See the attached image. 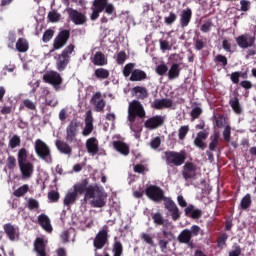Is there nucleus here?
<instances>
[{
  "label": "nucleus",
  "mask_w": 256,
  "mask_h": 256,
  "mask_svg": "<svg viewBox=\"0 0 256 256\" xmlns=\"http://www.w3.org/2000/svg\"><path fill=\"white\" fill-rule=\"evenodd\" d=\"M133 69H135V63L126 64L123 69L124 77H129V75H131L130 81H143L144 79H147V73H145V71Z\"/></svg>",
  "instance_id": "4"
},
{
  "label": "nucleus",
  "mask_w": 256,
  "mask_h": 256,
  "mask_svg": "<svg viewBox=\"0 0 256 256\" xmlns=\"http://www.w3.org/2000/svg\"><path fill=\"white\" fill-rule=\"evenodd\" d=\"M4 231L7 235V237L10 239V241H16V239H19V228L15 227L11 224L4 225Z\"/></svg>",
  "instance_id": "16"
},
{
  "label": "nucleus",
  "mask_w": 256,
  "mask_h": 256,
  "mask_svg": "<svg viewBox=\"0 0 256 256\" xmlns=\"http://www.w3.org/2000/svg\"><path fill=\"white\" fill-rule=\"evenodd\" d=\"M145 193L152 201H162L163 199V190L157 186H149Z\"/></svg>",
  "instance_id": "13"
},
{
  "label": "nucleus",
  "mask_w": 256,
  "mask_h": 256,
  "mask_svg": "<svg viewBox=\"0 0 256 256\" xmlns=\"http://www.w3.org/2000/svg\"><path fill=\"white\" fill-rule=\"evenodd\" d=\"M55 145L58 149V151L60 153H63L64 155H71L72 153V149H71V146H69V144H67L66 142L64 141H61V140H56L55 142Z\"/></svg>",
  "instance_id": "27"
},
{
  "label": "nucleus",
  "mask_w": 256,
  "mask_h": 256,
  "mask_svg": "<svg viewBox=\"0 0 256 256\" xmlns=\"http://www.w3.org/2000/svg\"><path fill=\"white\" fill-rule=\"evenodd\" d=\"M215 61H217V63H221L224 67L227 65V57L221 54L216 56Z\"/></svg>",
  "instance_id": "63"
},
{
  "label": "nucleus",
  "mask_w": 256,
  "mask_h": 256,
  "mask_svg": "<svg viewBox=\"0 0 256 256\" xmlns=\"http://www.w3.org/2000/svg\"><path fill=\"white\" fill-rule=\"evenodd\" d=\"M90 103L94 108V111H96L97 113H103L105 105H107V103L105 102V96H103L101 92H96L92 96Z\"/></svg>",
  "instance_id": "8"
},
{
  "label": "nucleus",
  "mask_w": 256,
  "mask_h": 256,
  "mask_svg": "<svg viewBox=\"0 0 256 256\" xmlns=\"http://www.w3.org/2000/svg\"><path fill=\"white\" fill-rule=\"evenodd\" d=\"M77 193L74 192L72 189L68 190L65 197H64V200H63V204L66 206V207H70L71 205H74L75 201H77Z\"/></svg>",
  "instance_id": "25"
},
{
  "label": "nucleus",
  "mask_w": 256,
  "mask_h": 256,
  "mask_svg": "<svg viewBox=\"0 0 256 256\" xmlns=\"http://www.w3.org/2000/svg\"><path fill=\"white\" fill-rule=\"evenodd\" d=\"M160 145H161V138L159 137L152 139V141L150 142V146L152 149H157Z\"/></svg>",
  "instance_id": "61"
},
{
  "label": "nucleus",
  "mask_w": 256,
  "mask_h": 256,
  "mask_svg": "<svg viewBox=\"0 0 256 256\" xmlns=\"http://www.w3.org/2000/svg\"><path fill=\"white\" fill-rule=\"evenodd\" d=\"M132 93L134 97H137L138 99H145V97H147V90L141 86L134 87Z\"/></svg>",
  "instance_id": "34"
},
{
  "label": "nucleus",
  "mask_w": 256,
  "mask_h": 256,
  "mask_svg": "<svg viewBox=\"0 0 256 256\" xmlns=\"http://www.w3.org/2000/svg\"><path fill=\"white\" fill-rule=\"evenodd\" d=\"M164 157L166 159L167 165H175L176 167H179L183 165V163H185L187 153H185V151H180V152L168 151V152H165Z\"/></svg>",
  "instance_id": "6"
},
{
  "label": "nucleus",
  "mask_w": 256,
  "mask_h": 256,
  "mask_svg": "<svg viewBox=\"0 0 256 256\" xmlns=\"http://www.w3.org/2000/svg\"><path fill=\"white\" fill-rule=\"evenodd\" d=\"M163 121H164L163 117L154 116L145 122V128L146 129H157V127H161V125H163Z\"/></svg>",
  "instance_id": "20"
},
{
  "label": "nucleus",
  "mask_w": 256,
  "mask_h": 256,
  "mask_svg": "<svg viewBox=\"0 0 256 256\" xmlns=\"http://www.w3.org/2000/svg\"><path fill=\"white\" fill-rule=\"evenodd\" d=\"M94 75L97 79H107L109 77V70L105 68H98L95 70Z\"/></svg>",
  "instance_id": "40"
},
{
  "label": "nucleus",
  "mask_w": 256,
  "mask_h": 256,
  "mask_svg": "<svg viewBox=\"0 0 256 256\" xmlns=\"http://www.w3.org/2000/svg\"><path fill=\"white\" fill-rule=\"evenodd\" d=\"M87 185H89V182L87 180H82L81 182H78L73 185L72 190L76 195H83L85 192L87 193Z\"/></svg>",
  "instance_id": "23"
},
{
  "label": "nucleus",
  "mask_w": 256,
  "mask_h": 256,
  "mask_svg": "<svg viewBox=\"0 0 256 256\" xmlns=\"http://www.w3.org/2000/svg\"><path fill=\"white\" fill-rule=\"evenodd\" d=\"M240 207L242 209H248V207H251V195L250 194H246L240 203Z\"/></svg>",
  "instance_id": "41"
},
{
  "label": "nucleus",
  "mask_w": 256,
  "mask_h": 256,
  "mask_svg": "<svg viewBox=\"0 0 256 256\" xmlns=\"http://www.w3.org/2000/svg\"><path fill=\"white\" fill-rule=\"evenodd\" d=\"M15 165H17V160L13 156H9L7 159V167L8 169H15Z\"/></svg>",
  "instance_id": "58"
},
{
  "label": "nucleus",
  "mask_w": 256,
  "mask_h": 256,
  "mask_svg": "<svg viewBox=\"0 0 256 256\" xmlns=\"http://www.w3.org/2000/svg\"><path fill=\"white\" fill-rule=\"evenodd\" d=\"M75 51V46L73 44H69L61 53L62 57H66V59H70L71 53Z\"/></svg>",
  "instance_id": "43"
},
{
  "label": "nucleus",
  "mask_w": 256,
  "mask_h": 256,
  "mask_svg": "<svg viewBox=\"0 0 256 256\" xmlns=\"http://www.w3.org/2000/svg\"><path fill=\"white\" fill-rule=\"evenodd\" d=\"M48 19L51 21V23H57L59 19H61V14H59L57 11L52 10L48 13Z\"/></svg>",
  "instance_id": "42"
},
{
  "label": "nucleus",
  "mask_w": 256,
  "mask_h": 256,
  "mask_svg": "<svg viewBox=\"0 0 256 256\" xmlns=\"http://www.w3.org/2000/svg\"><path fill=\"white\" fill-rule=\"evenodd\" d=\"M236 43L241 49H249L255 45V36L251 34H243L236 38Z\"/></svg>",
  "instance_id": "9"
},
{
  "label": "nucleus",
  "mask_w": 256,
  "mask_h": 256,
  "mask_svg": "<svg viewBox=\"0 0 256 256\" xmlns=\"http://www.w3.org/2000/svg\"><path fill=\"white\" fill-rule=\"evenodd\" d=\"M230 107L233 109L234 113L237 115H241L243 112V109L241 108V104L239 103V99L237 98H232L230 100Z\"/></svg>",
  "instance_id": "36"
},
{
  "label": "nucleus",
  "mask_w": 256,
  "mask_h": 256,
  "mask_svg": "<svg viewBox=\"0 0 256 256\" xmlns=\"http://www.w3.org/2000/svg\"><path fill=\"white\" fill-rule=\"evenodd\" d=\"M92 132H93V114L91 113V111H88L86 113L85 127L82 132V135H84V137H87L91 135Z\"/></svg>",
  "instance_id": "18"
},
{
  "label": "nucleus",
  "mask_w": 256,
  "mask_h": 256,
  "mask_svg": "<svg viewBox=\"0 0 256 256\" xmlns=\"http://www.w3.org/2000/svg\"><path fill=\"white\" fill-rule=\"evenodd\" d=\"M15 41H17V37L15 36V33H10L9 34V43H8L9 49H14Z\"/></svg>",
  "instance_id": "60"
},
{
  "label": "nucleus",
  "mask_w": 256,
  "mask_h": 256,
  "mask_svg": "<svg viewBox=\"0 0 256 256\" xmlns=\"http://www.w3.org/2000/svg\"><path fill=\"white\" fill-rule=\"evenodd\" d=\"M136 117H145V110L139 101H132L128 108V121L130 122V129L133 131L136 139H139V133L143 130L141 123L136 122Z\"/></svg>",
  "instance_id": "1"
},
{
  "label": "nucleus",
  "mask_w": 256,
  "mask_h": 256,
  "mask_svg": "<svg viewBox=\"0 0 256 256\" xmlns=\"http://www.w3.org/2000/svg\"><path fill=\"white\" fill-rule=\"evenodd\" d=\"M141 239L144 243H147V245H150V247H156L157 244H155V240H153V235L149 233H142Z\"/></svg>",
  "instance_id": "39"
},
{
  "label": "nucleus",
  "mask_w": 256,
  "mask_h": 256,
  "mask_svg": "<svg viewBox=\"0 0 256 256\" xmlns=\"http://www.w3.org/2000/svg\"><path fill=\"white\" fill-rule=\"evenodd\" d=\"M79 127V122L72 120L66 128V141L68 143H75L77 136V128Z\"/></svg>",
  "instance_id": "11"
},
{
  "label": "nucleus",
  "mask_w": 256,
  "mask_h": 256,
  "mask_svg": "<svg viewBox=\"0 0 256 256\" xmlns=\"http://www.w3.org/2000/svg\"><path fill=\"white\" fill-rule=\"evenodd\" d=\"M106 243H107V227H104L103 230L97 234L94 240V247H96V249H103Z\"/></svg>",
  "instance_id": "14"
},
{
  "label": "nucleus",
  "mask_w": 256,
  "mask_h": 256,
  "mask_svg": "<svg viewBox=\"0 0 256 256\" xmlns=\"http://www.w3.org/2000/svg\"><path fill=\"white\" fill-rule=\"evenodd\" d=\"M86 148L90 155H97L99 153V141L97 140V138H89L86 141Z\"/></svg>",
  "instance_id": "17"
},
{
  "label": "nucleus",
  "mask_w": 256,
  "mask_h": 256,
  "mask_svg": "<svg viewBox=\"0 0 256 256\" xmlns=\"http://www.w3.org/2000/svg\"><path fill=\"white\" fill-rule=\"evenodd\" d=\"M34 149L40 159H42L46 163H51V149L43 140L37 139L34 143Z\"/></svg>",
  "instance_id": "5"
},
{
  "label": "nucleus",
  "mask_w": 256,
  "mask_h": 256,
  "mask_svg": "<svg viewBox=\"0 0 256 256\" xmlns=\"http://www.w3.org/2000/svg\"><path fill=\"white\" fill-rule=\"evenodd\" d=\"M28 209H39V202L33 198L28 200Z\"/></svg>",
  "instance_id": "59"
},
{
  "label": "nucleus",
  "mask_w": 256,
  "mask_h": 256,
  "mask_svg": "<svg viewBox=\"0 0 256 256\" xmlns=\"http://www.w3.org/2000/svg\"><path fill=\"white\" fill-rule=\"evenodd\" d=\"M207 137H209V133H207V131L199 132L194 140V145L199 147V149H205V139H207Z\"/></svg>",
  "instance_id": "22"
},
{
  "label": "nucleus",
  "mask_w": 256,
  "mask_h": 256,
  "mask_svg": "<svg viewBox=\"0 0 256 256\" xmlns=\"http://www.w3.org/2000/svg\"><path fill=\"white\" fill-rule=\"evenodd\" d=\"M48 199H50V201H58L59 193L55 191H51L50 193H48Z\"/></svg>",
  "instance_id": "64"
},
{
  "label": "nucleus",
  "mask_w": 256,
  "mask_h": 256,
  "mask_svg": "<svg viewBox=\"0 0 256 256\" xmlns=\"http://www.w3.org/2000/svg\"><path fill=\"white\" fill-rule=\"evenodd\" d=\"M213 27V22L207 21L201 26L202 33H209L211 31V28Z\"/></svg>",
  "instance_id": "57"
},
{
  "label": "nucleus",
  "mask_w": 256,
  "mask_h": 256,
  "mask_svg": "<svg viewBox=\"0 0 256 256\" xmlns=\"http://www.w3.org/2000/svg\"><path fill=\"white\" fill-rule=\"evenodd\" d=\"M152 219L156 225H163V223H165V220L160 213L153 214Z\"/></svg>",
  "instance_id": "51"
},
{
  "label": "nucleus",
  "mask_w": 256,
  "mask_h": 256,
  "mask_svg": "<svg viewBox=\"0 0 256 256\" xmlns=\"http://www.w3.org/2000/svg\"><path fill=\"white\" fill-rule=\"evenodd\" d=\"M165 207L171 213L172 219L174 221H177V219H179V217H181V212H179V208L177 207V204H175V202H173V200L166 199Z\"/></svg>",
  "instance_id": "15"
},
{
  "label": "nucleus",
  "mask_w": 256,
  "mask_h": 256,
  "mask_svg": "<svg viewBox=\"0 0 256 256\" xmlns=\"http://www.w3.org/2000/svg\"><path fill=\"white\" fill-rule=\"evenodd\" d=\"M189 133V127L188 126H181L178 130V137L181 141L185 139L187 134Z\"/></svg>",
  "instance_id": "46"
},
{
  "label": "nucleus",
  "mask_w": 256,
  "mask_h": 256,
  "mask_svg": "<svg viewBox=\"0 0 256 256\" xmlns=\"http://www.w3.org/2000/svg\"><path fill=\"white\" fill-rule=\"evenodd\" d=\"M16 51L19 53H27L29 51V42L25 38H19L16 42Z\"/></svg>",
  "instance_id": "30"
},
{
  "label": "nucleus",
  "mask_w": 256,
  "mask_h": 256,
  "mask_svg": "<svg viewBox=\"0 0 256 256\" xmlns=\"http://www.w3.org/2000/svg\"><path fill=\"white\" fill-rule=\"evenodd\" d=\"M218 143H219V134L215 133L214 138H213L212 142L209 145L210 151H215V148L217 147Z\"/></svg>",
  "instance_id": "54"
},
{
  "label": "nucleus",
  "mask_w": 256,
  "mask_h": 256,
  "mask_svg": "<svg viewBox=\"0 0 256 256\" xmlns=\"http://www.w3.org/2000/svg\"><path fill=\"white\" fill-rule=\"evenodd\" d=\"M167 71H169V68L167 67V65L165 64H159L157 67H156V73L158 75H165V73H167Z\"/></svg>",
  "instance_id": "52"
},
{
  "label": "nucleus",
  "mask_w": 256,
  "mask_h": 256,
  "mask_svg": "<svg viewBox=\"0 0 256 256\" xmlns=\"http://www.w3.org/2000/svg\"><path fill=\"white\" fill-rule=\"evenodd\" d=\"M84 199L85 201H90L92 207H105L107 193H105L102 186L92 185L88 187Z\"/></svg>",
  "instance_id": "2"
},
{
  "label": "nucleus",
  "mask_w": 256,
  "mask_h": 256,
  "mask_svg": "<svg viewBox=\"0 0 256 256\" xmlns=\"http://www.w3.org/2000/svg\"><path fill=\"white\" fill-rule=\"evenodd\" d=\"M191 237H193V235L191 234L190 230L186 229L181 232L178 239L180 243H189V241H191Z\"/></svg>",
  "instance_id": "38"
},
{
  "label": "nucleus",
  "mask_w": 256,
  "mask_h": 256,
  "mask_svg": "<svg viewBox=\"0 0 256 256\" xmlns=\"http://www.w3.org/2000/svg\"><path fill=\"white\" fill-rule=\"evenodd\" d=\"M173 105L170 99H158L153 102L154 109H167Z\"/></svg>",
  "instance_id": "29"
},
{
  "label": "nucleus",
  "mask_w": 256,
  "mask_h": 256,
  "mask_svg": "<svg viewBox=\"0 0 256 256\" xmlns=\"http://www.w3.org/2000/svg\"><path fill=\"white\" fill-rule=\"evenodd\" d=\"M91 21H97L99 15L105 11L113 19L115 17V6L112 3H109V0H94L91 7Z\"/></svg>",
  "instance_id": "3"
},
{
  "label": "nucleus",
  "mask_w": 256,
  "mask_h": 256,
  "mask_svg": "<svg viewBox=\"0 0 256 256\" xmlns=\"http://www.w3.org/2000/svg\"><path fill=\"white\" fill-rule=\"evenodd\" d=\"M67 65H69V58H66L65 56L60 55L56 63V67L58 71H63L65 67H67Z\"/></svg>",
  "instance_id": "35"
},
{
  "label": "nucleus",
  "mask_w": 256,
  "mask_h": 256,
  "mask_svg": "<svg viewBox=\"0 0 256 256\" xmlns=\"http://www.w3.org/2000/svg\"><path fill=\"white\" fill-rule=\"evenodd\" d=\"M240 5H241L240 10L246 12V11H249L251 7V2L249 0H241Z\"/></svg>",
  "instance_id": "56"
},
{
  "label": "nucleus",
  "mask_w": 256,
  "mask_h": 256,
  "mask_svg": "<svg viewBox=\"0 0 256 256\" xmlns=\"http://www.w3.org/2000/svg\"><path fill=\"white\" fill-rule=\"evenodd\" d=\"M203 113V110L199 107L193 108L191 111V117H192V121H195V119L199 118V115H201Z\"/></svg>",
  "instance_id": "53"
},
{
  "label": "nucleus",
  "mask_w": 256,
  "mask_h": 256,
  "mask_svg": "<svg viewBox=\"0 0 256 256\" xmlns=\"http://www.w3.org/2000/svg\"><path fill=\"white\" fill-rule=\"evenodd\" d=\"M197 171V168L193 163H186L184 165L183 175L185 179H193L195 177V173Z\"/></svg>",
  "instance_id": "26"
},
{
  "label": "nucleus",
  "mask_w": 256,
  "mask_h": 256,
  "mask_svg": "<svg viewBox=\"0 0 256 256\" xmlns=\"http://www.w3.org/2000/svg\"><path fill=\"white\" fill-rule=\"evenodd\" d=\"M43 79L46 83H50L56 91H61V83H63V78L61 75L55 71H50L44 74Z\"/></svg>",
  "instance_id": "7"
},
{
  "label": "nucleus",
  "mask_w": 256,
  "mask_h": 256,
  "mask_svg": "<svg viewBox=\"0 0 256 256\" xmlns=\"http://www.w3.org/2000/svg\"><path fill=\"white\" fill-rule=\"evenodd\" d=\"M185 214L190 215L192 219H199L201 217V210L195 209L193 205H189L185 208Z\"/></svg>",
  "instance_id": "33"
},
{
  "label": "nucleus",
  "mask_w": 256,
  "mask_h": 256,
  "mask_svg": "<svg viewBox=\"0 0 256 256\" xmlns=\"http://www.w3.org/2000/svg\"><path fill=\"white\" fill-rule=\"evenodd\" d=\"M53 35H55V32L53 30H46L43 34L42 41L44 43H49V41L53 39Z\"/></svg>",
  "instance_id": "49"
},
{
  "label": "nucleus",
  "mask_w": 256,
  "mask_h": 256,
  "mask_svg": "<svg viewBox=\"0 0 256 256\" xmlns=\"http://www.w3.org/2000/svg\"><path fill=\"white\" fill-rule=\"evenodd\" d=\"M180 72H181V68L179 67V64L177 63L172 64V66L168 71V79H170L171 81L173 79H177V77H179Z\"/></svg>",
  "instance_id": "31"
},
{
  "label": "nucleus",
  "mask_w": 256,
  "mask_h": 256,
  "mask_svg": "<svg viewBox=\"0 0 256 256\" xmlns=\"http://www.w3.org/2000/svg\"><path fill=\"white\" fill-rule=\"evenodd\" d=\"M38 223L41 225L44 231H47L48 233H51L53 231L49 216L41 214L40 216H38Z\"/></svg>",
  "instance_id": "21"
},
{
  "label": "nucleus",
  "mask_w": 256,
  "mask_h": 256,
  "mask_svg": "<svg viewBox=\"0 0 256 256\" xmlns=\"http://www.w3.org/2000/svg\"><path fill=\"white\" fill-rule=\"evenodd\" d=\"M20 171L22 173L23 179H29L33 175L34 166L31 162H26L24 164H19Z\"/></svg>",
  "instance_id": "19"
},
{
  "label": "nucleus",
  "mask_w": 256,
  "mask_h": 256,
  "mask_svg": "<svg viewBox=\"0 0 256 256\" xmlns=\"http://www.w3.org/2000/svg\"><path fill=\"white\" fill-rule=\"evenodd\" d=\"M126 59H127V54H125V52H119L117 54L116 61L118 65H123Z\"/></svg>",
  "instance_id": "55"
},
{
  "label": "nucleus",
  "mask_w": 256,
  "mask_h": 256,
  "mask_svg": "<svg viewBox=\"0 0 256 256\" xmlns=\"http://www.w3.org/2000/svg\"><path fill=\"white\" fill-rule=\"evenodd\" d=\"M112 252L114 253V256L123 255V245L120 242H116L113 246Z\"/></svg>",
  "instance_id": "44"
},
{
  "label": "nucleus",
  "mask_w": 256,
  "mask_h": 256,
  "mask_svg": "<svg viewBox=\"0 0 256 256\" xmlns=\"http://www.w3.org/2000/svg\"><path fill=\"white\" fill-rule=\"evenodd\" d=\"M27 191H29V186L23 185L14 192V195L15 197H23Z\"/></svg>",
  "instance_id": "47"
},
{
  "label": "nucleus",
  "mask_w": 256,
  "mask_h": 256,
  "mask_svg": "<svg viewBox=\"0 0 256 256\" xmlns=\"http://www.w3.org/2000/svg\"><path fill=\"white\" fill-rule=\"evenodd\" d=\"M23 105L24 107H26V109H30V111H35L37 109V105L35 104V102L29 99L23 100Z\"/></svg>",
  "instance_id": "50"
},
{
  "label": "nucleus",
  "mask_w": 256,
  "mask_h": 256,
  "mask_svg": "<svg viewBox=\"0 0 256 256\" xmlns=\"http://www.w3.org/2000/svg\"><path fill=\"white\" fill-rule=\"evenodd\" d=\"M193 13L191 12L190 8H187L181 12L180 15V25L181 27H187L189 23L191 22V17Z\"/></svg>",
  "instance_id": "24"
},
{
  "label": "nucleus",
  "mask_w": 256,
  "mask_h": 256,
  "mask_svg": "<svg viewBox=\"0 0 256 256\" xmlns=\"http://www.w3.org/2000/svg\"><path fill=\"white\" fill-rule=\"evenodd\" d=\"M9 145H10L11 149H15V147H19L21 145V138L17 135H14L10 139Z\"/></svg>",
  "instance_id": "45"
},
{
  "label": "nucleus",
  "mask_w": 256,
  "mask_h": 256,
  "mask_svg": "<svg viewBox=\"0 0 256 256\" xmlns=\"http://www.w3.org/2000/svg\"><path fill=\"white\" fill-rule=\"evenodd\" d=\"M177 21V14L170 12L168 16L164 18L166 25H173V22Z\"/></svg>",
  "instance_id": "48"
},
{
  "label": "nucleus",
  "mask_w": 256,
  "mask_h": 256,
  "mask_svg": "<svg viewBox=\"0 0 256 256\" xmlns=\"http://www.w3.org/2000/svg\"><path fill=\"white\" fill-rule=\"evenodd\" d=\"M67 41H69V31L63 30L54 39L53 48L55 50L63 49V47H65V45H67Z\"/></svg>",
  "instance_id": "10"
},
{
  "label": "nucleus",
  "mask_w": 256,
  "mask_h": 256,
  "mask_svg": "<svg viewBox=\"0 0 256 256\" xmlns=\"http://www.w3.org/2000/svg\"><path fill=\"white\" fill-rule=\"evenodd\" d=\"M94 65H98L99 67H103V65H107V58L101 52H96L93 59Z\"/></svg>",
  "instance_id": "32"
},
{
  "label": "nucleus",
  "mask_w": 256,
  "mask_h": 256,
  "mask_svg": "<svg viewBox=\"0 0 256 256\" xmlns=\"http://www.w3.org/2000/svg\"><path fill=\"white\" fill-rule=\"evenodd\" d=\"M113 147L115 150L118 151V153H121V155H129V146L125 144L123 141H114Z\"/></svg>",
  "instance_id": "28"
},
{
  "label": "nucleus",
  "mask_w": 256,
  "mask_h": 256,
  "mask_svg": "<svg viewBox=\"0 0 256 256\" xmlns=\"http://www.w3.org/2000/svg\"><path fill=\"white\" fill-rule=\"evenodd\" d=\"M67 12L71 21H73L75 25H83L87 22V17L85 14L71 8L67 9Z\"/></svg>",
  "instance_id": "12"
},
{
  "label": "nucleus",
  "mask_w": 256,
  "mask_h": 256,
  "mask_svg": "<svg viewBox=\"0 0 256 256\" xmlns=\"http://www.w3.org/2000/svg\"><path fill=\"white\" fill-rule=\"evenodd\" d=\"M160 49L162 51H169V49H171V45H169L167 40H160Z\"/></svg>",
  "instance_id": "62"
},
{
  "label": "nucleus",
  "mask_w": 256,
  "mask_h": 256,
  "mask_svg": "<svg viewBox=\"0 0 256 256\" xmlns=\"http://www.w3.org/2000/svg\"><path fill=\"white\" fill-rule=\"evenodd\" d=\"M28 157L29 154L27 153V150L25 148H21L18 151V164L23 165L24 163H29V161H27Z\"/></svg>",
  "instance_id": "37"
}]
</instances>
